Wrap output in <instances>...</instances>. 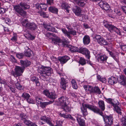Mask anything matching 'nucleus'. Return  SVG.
I'll return each mask as SVG.
<instances>
[{
    "mask_svg": "<svg viewBox=\"0 0 126 126\" xmlns=\"http://www.w3.org/2000/svg\"><path fill=\"white\" fill-rule=\"evenodd\" d=\"M95 38L97 42L101 45H106L108 44V42L106 41V40L99 35H96Z\"/></svg>",
    "mask_w": 126,
    "mask_h": 126,
    "instance_id": "13",
    "label": "nucleus"
},
{
    "mask_svg": "<svg viewBox=\"0 0 126 126\" xmlns=\"http://www.w3.org/2000/svg\"><path fill=\"white\" fill-rule=\"evenodd\" d=\"M103 118L106 125L110 126L113 124V118L111 116L106 115L103 117Z\"/></svg>",
    "mask_w": 126,
    "mask_h": 126,
    "instance_id": "11",
    "label": "nucleus"
},
{
    "mask_svg": "<svg viewBox=\"0 0 126 126\" xmlns=\"http://www.w3.org/2000/svg\"><path fill=\"white\" fill-rule=\"evenodd\" d=\"M26 101L30 104H34L35 103V101L33 100V99L31 98H28L27 100Z\"/></svg>",
    "mask_w": 126,
    "mask_h": 126,
    "instance_id": "49",
    "label": "nucleus"
},
{
    "mask_svg": "<svg viewBox=\"0 0 126 126\" xmlns=\"http://www.w3.org/2000/svg\"><path fill=\"white\" fill-rule=\"evenodd\" d=\"M59 115L61 117H63L65 118H69L72 120L74 121L75 119L71 116L69 114H65L60 113Z\"/></svg>",
    "mask_w": 126,
    "mask_h": 126,
    "instance_id": "27",
    "label": "nucleus"
},
{
    "mask_svg": "<svg viewBox=\"0 0 126 126\" xmlns=\"http://www.w3.org/2000/svg\"><path fill=\"white\" fill-rule=\"evenodd\" d=\"M58 102L61 106V108L65 112L69 111L70 109L68 106L69 101L67 97L64 96L60 97L58 99Z\"/></svg>",
    "mask_w": 126,
    "mask_h": 126,
    "instance_id": "3",
    "label": "nucleus"
},
{
    "mask_svg": "<svg viewBox=\"0 0 126 126\" xmlns=\"http://www.w3.org/2000/svg\"><path fill=\"white\" fill-rule=\"evenodd\" d=\"M17 35L16 34H14L13 36L11 38V40L13 41H16V40Z\"/></svg>",
    "mask_w": 126,
    "mask_h": 126,
    "instance_id": "54",
    "label": "nucleus"
},
{
    "mask_svg": "<svg viewBox=\"0 0 126 126\" xmlns=\"http://www.w3.org/2000/svg\"><path fill=\"white\" fill-rule=\"evenodd\" d=\"M36 99L37 103L38 104H41L42 101V99L41 98L38 97H36Z\"/></svg>",
    "mask_w": 126,
    "mask_h": 126,
    "instance_id": "45",
    "label": "nucleus"
},
{
    "mask_svg": "<svg viewBox=\"0 0 126 126\" xmlns=\"http://www.w3.org/2000/svg\"><path fill=\"white\" fill-rule=\"evenodd\" d=\"M47 7V5L45 4H39L38 6V8L41 10L46 11Z\"/></svg>",
    "mask_w": 126,
    "mask_h": 126,
    "instance_id": "29",
    "label": "nucleus"
},
{
    "mask_svg": "<svg viewBox=\"0 0 126 126\" xmlns=\"http://www.w3.org/2000/svg\"><path fill=\"white\" fill-rule=\"evenodd\" d=\"M20 62L21 65L22 66L21 67H24V69L25 67L30 65L31 63L30 62L27 60L24 61L21 60Z\"/></svg>",
    "mask_w": 126,
    "mask_h": 126,
    "instance_id": "24",
    "label": "nucleus"
},
{
    "mask_svg": "<svg viewBox=\"0 0 126 126\" xmlns=\"http://www.w3.org/2000/svg\"><path fill=\"white\" fill-rule=\"evenodd\" d=\"M73 2L77 4L79 6H83L85 5V3L81 0H73Z\"/></svg>",
    "mask_w": 126,
    "mask_h": 126,
    "instance_id": "34",
    "label": "nucleus"
},
{
    "mask_svg": "<svg viewBox=\"0 0 126 126\" xmlns=\"http://www.w3.org/2000/svg\"><path fill=\"white\" fill-rule=\"evenodd\" d=\"M41 120L46 122L50 126H52L53 125L50 119L48 117H47L46 116H44L40 118Z\"/></svg>",
    "mask_w": 126,
    "mask_h": 126,
    "instance_id": "21",
    "label": "nucleus"
},
{
    "mask_svg": "<svg viewBox=\"0 0 126 126\" xmlns=\"http://www.w3.org/2000/svg\"><path fill=\"white\" fill-rule=\"evenodd\" d=\"M14 10L16 14L22 16L24 17L27 15V13L21 7L19 4L14 6Z\"/></svg>",
    "mask_w": 126,
    "mask_h": 126,
    "instance_id": "8",
    "label": "nucleus"
},
{
    "mask_svg": "<svg viewBox=\"0 0 126 126\" xmlns=\"http://www.w3.org/2000/svg\"><path fill=\"white\" fill-rule=\"evenodd\" d=\"M79 48L77 47H74L71 45H70L69 46V50L72 52H78Z\"/></svg>",
    "mask_w": 126,
    "mask_h": 126,
    "instance_id": "32",
    "label": "nucleus"
},
{
    "mask_svg": "<svg viewBox=\"0 0 126 126\" xmlns=\"http://www.w3.org/2000/svg\"><path fill=\"white\" fill-rule=\"evenodd\" d=\"M121 8L123 12L126 14V6H123L121 7Z\"/></svg>",
    "mask_w": 126,
    "mask_h": 126,
    "instance_id": "59",
    "label": "nucleus"
},
{
    "mask_svg": "<svg viewBox=\"0 0 126 126\" xmlns=\"http://www.w3.org/2000/svg\"><path fill=\"white\" fill-rule=\"evenodd\" d=\"M104 26L110 32H114L115 27L113 25L109 24L107 21H105L103 22Z\"/></svg>",
    "mask_w": 126,
    "mask_h": 126,
    "instance_id": "12",
    "label": "nucleus"
},
{
    "mask_svg": "<svg viewBox=\"0 0 126 126\" xmlns=\"http://www.w3.org/2000/svg\"><path fill=\"white\" fill-rule=\"evenodd\" d=\"M105 98L106 99V101L107 103L111 104L112 105V101H113V99L110 98Z\"/></svg>",
    "mask_w": 126,
    "mask_h": 126,
    "instance_id": "48",
    "label": "nucleus"
},
{
    "mask_svg": "<svg viewBox=\"0 0 126 126\" xmlns=\"http://www.w3.org/2000/svg\"><path fill=\"white\" fill-rule=\"evenodd\" d=\"M32 52L30 49L27 50L25 51V55L28 57H30L31 55Z\"/></svg>",
    "mask_w": 126,
    "mask_h": 126,
    "instance_id": "37",
    "label": "nucleus"
},
{
    "mask_svg": "<svg viewBox=\"0 0 126 126\" xmlns=\"http://www.w3.org/2000/svg\"><path fill=\"white\" fill-rule=\"evenodd\" d=\"M117 81L121 85H126V77L123 75L120 76L117 78Z\"/></svg>",
    "mask_w": 126,
    "mask_h": 126,
    "instance_id": "15",
    "label": "nucleus"
},
{
    "mask_svg": "<svg viewBox=\"0 0 126 126\" xmlns=\"http://www.w3.org/2000/svg\"><path fill=\"white\" fill-rule=\"evenodd\" d=\"M61 30L65 36L70 39L72 37V35L75 36L77 35L76 31L73 29H71L68 31L65 28H62Z\"/></svg>",
    "mask_w": 126,
    "mask_h": 126,
    "instance_id": "7",
    "label": "nucleus"
},
{
    "mask_svg": "<svg viewBox=\"0 0 126 126\" xmlns=\"http://www.w3.org/2000/svg\"><path fill=\"white\" fill-rule=\"evenodd\" d=\"M24 54L23 53H17L16 54V56L19 59L23 58L24 55Z\"/></svg>",
    "mask_w": 126,
    "mask_h": 126,
    "instance_id": "42",
    "label": "nucleus"
},
{
    "mask_svg": "<svg viewBox=\"0 0 126 126\" xmlns=\"http://www.w3.org/2000/svg\"><path fill=\"white\" fill-rule=\"evenodd\" d=\"M90 87H91V86H87L86 85H84L83 86L84 88L85 89V90L86 91L88 90L89 91V88H90Z\"/></svg>",
    "mask_w": 126,
    "mask_h": 126,
    "instance_id": "60",
    "label": "nucleus"
},
{
    "mask_svg": "<svg viewBox=\"0 0 126 126\" xmlns=\"http://www.w3.org/2000/svg\"><path fill=\"white\" fill-rule=\"evenodd\" d=\"M19 4L23 10L28 9L30 8V5L26 3L22 2H20Z\"/></svg>",
    "mask_w": 126,
    "mask_h": 126,
    "instance_id": "26",
    "label": "nucleus"
},
{
    "mask_svg": "<svg viewBox=\"0 0 126 126\" xmlns=\"http://www.w3.org/2000/svg\"><path fill=\"white\" fill-rule=\"evenodd\" d=\"M9 89L11 91L12 93H15L16 92V89L11 86H9Z\"/></svg>",
    "mask_w": 126,
    "mask_h": 126,
    "instance_id": "58",
    "label": "nucleus"
},
{
    "mask_svg": "<svg viewBox=\"0 0 126 126\" xmlns=\"http://www.w3.org/2000/svg\"><path fill=\"white\" fill-rule=\"evenodd\" d=\"M92 110L94 112L99 113L100 112V110L97 107L93 105L83 103L81 107V112L84 116H85L88 114L87 108Z\"/></svg>",
    "mask_w": 126,
    "mask_h": 126,
    "instance_id": "2",
    "label": "nucleus"
},
{
    "mask_svg": "<svg viewBox=\"0 0 126 126\" xmlns=\"http://www.w3.org/2000/svg\"><path fill=\"white\" fill-rule=\"evenodd\" d=\"M122 122L123 125L126 126V116L122 118Z\"/></svg>",
    "mask_w": 126,
    "mask_h": 126,
    "instance_id": "50",
    "label": "nucleus"
},
{
    "mask_svg": "<svg viewBox=\"0 0 126 126\" xmlns=\"http://www.w3.org/2000/svg\"><path fill=\"white\" fill-rule=\"evenodd\" d=\"M22 96L26 100L28 98H30L31 96L29 94L26 93H24L22 95Z\"/></svg>",
    "mask_w": 126,
    "mask_h": 126,
    "instance_id": "38",
    "label": "nucleus"
},
{
    "mask_svg": "<svg viewBox=\"0 0 126 126\" xmlns=\"http://www.w3.org/2000/svg\"><path fill=\"white\" fill-rule=\"evenodd\" d=\"M117 81V78L113 77H111V78H109L108 80L109 83L111 85H113L116 83Z\"/></svg>",
    "mask_w": 126,
    "mask_h": 126,
    "instance_id": "25",
    "label": "nucleus"
},
{
    "mask_svg": "<svg viewBox=\"0 0 126 126\" xmlns=\"http://www.w3.org/2000/svg\"><path fill=\"white\" fill-rule=\"evenodd\" d=\"M81 116L79 114H77V120L79 125L81 126H85V124L84 121L81 118Z\"/></svg>",
    "mask_w": 126,
    "mask_h": 126,
    "instance_id": "23",
    "label": "nucleus"
},
{
    "mask_svg": "<svg viewBox=\"0 0 126 126\" xmlns=\"http://www.w3.org/2000/svg\"><path fill=\"white\" fill-rule=\"evenodd\" d=\"M47 4L52 5L54 4L53 0H47Z\"/></svg>",
    "mask_w": 126,
    "mask_h": 126,
    "instance_id": "51",
    "label": "nucleus"
},
{
    "mask_svg": "<svg viewBox=\"0 0 126 126\" xmlns=\"http://www.w3.org/2000/svg\"><path fill=\"white\" fill-rule=\"evenodd\" d=\"M83 26L85 29H89L90 28V26L87 24H83Z\"/></svg>",
    "mask_w": 126,
    "mask_h": 126,
    "instance_id": "62",
    "label": "nucleus"
},
{
    "mask_svg": "<svg viewBox=\"0 0 126 126\" xmlns=\"http://www.w3.org/2000/svg\"><path fill=\"white\" fill-rule=\"evenodd\" d=\"M27 32L28 37L31 40H32L34 39L35 38V37L32 36L30 34H29L28 31H27Z\"/></svg>",
    "mask_w": 126,
    "mask_h": 126,
    "instance_id": "56",
    "label": "nucleus"
},
{
    "mask_svg": "<svg viewBox=\"0 0 126 126\" xmlns=\"http://www.w3.org/2000/svg\"><path fill=\"white\" fill-rule=\"evenodd\" d=\"M43 93L48 98L53 99H54L57 97V95L54 92L49 93L48 90H44L43 91Z\"/></svg>",
    "mask_w": 126,
    "mask_h": 126,
    "instance_id": "10",
    "label": "nucleus"
},
{
    "mask_svg": "<svg viewBox=\"0 0 126 126\" xmlns=\"http://www.w3.org/2000/svg\"><path fill=\"white\" fill-rule=\"evenodd\" d=\"M38 72L40 75V78L44 80L48 81L50 76L53 73L52 69L49 67L40 66L38 67Z\"/></svg>",
    "mask_w": 126,
    "mask_h": 126,
    "instance_id": "1",
    "label": "nucleus"
},
{
    "mask_svg": "<svg viewBox=\"0 0 126 126\" xmlns=\"http://www.w3.org/2000/svg\"><path fill=\"white\" fill-rule=\"evenodd\" d=\"M98 104L99 107L101 110L102 111H104L105 109L104 102L102 100L99 101L98 102Z\"/></svg>",
    "mask_w": 126,
    "mask_h": 126,
    "instance_id": "28",
    "label": "nucleus"
},
{
    "mask_svg": "<svg viewBox=\"0 0 126 126\" xmlns=\"http://www.w3.org/2000/svg\"><path fill=\"white\" fill-rule=\"evenodd\" d=\"M119 102L117 100L113 99L111 106L113 107H115V106H118L119 105Z\"/></svg>",
    "mask_w": 126,
    "mask_h": 126,
    "instance_id": "43",
    "label": "nucleus"
},
{
    "mask_svg": "<svg viewBox=\"0 0 126 126\" xmlns=\"http://www.w3.org/2000/svg\"><path fill=\"white\" fill-rule=\"evenodd\" d=\"M67 81L64 78H61L60 81V87L61 88L65 90L66 88L68 87Z\"/></svg>",
    "mask_w": 126,
    "mask_h": 126,
    "instance_id": "16",
    "label": "nucleus"
},
{
    "mask_svg": "<svg viewBox=\"0 0 126 126\" xmlns=\"http://www.w3.org/2000/svg\"><path fill=\"white\" fill-rule=\"evenodd\" d=\"M15 85L16 88L18 89H21L22 88V86L20 85V82L18 81L17 80L16 81H15Z\"/></svg>",
    "mask_w": 126,
    "mask_h": 126,
    "instance_id": "39",
    "label": "nucleus"
},
{
    "mask_svg": "<svg viewBox=\"0 0 126 126\" xmlns=\"http://www.w3.org/2000/svg\"><path fill=\"white\" fill-rule=\"evenodd\" d=\"M89 91L90 93H96L99 94L101 93L100 90L98 87H90L89 88Z\"/></svg>",
    "mask_w": 126,
    "mask_h": 126,
    "instance_id": "14",
    "label": "nucleus"
},
{
    "mask_svg": "<svg viewBox=\"0 0 126 126\" xmlns=\"http://www.w3.org/2000/svg\"><path fill=\"white\" fill-rule=\"evenodd\" d=\"M24 70V67L16 66L15 68V71H12L11 74L15 77L16 78L22 75Z\"/></svg>",
    "mask_w": 126,
    "mask_h": 126,
    "instance_id": "6",
    "label": "nucleus"
},
{
    "mask_svg": "<svg viewBox=\"0 0 126 126\" xmlns=\"http://www.w3.org/2000/svg\"><path fill=\"white\" fill-rule=\"evenodd\" d=\"M78 52L83 54H85L86 57L88 59H90V52L87 48L83 47H79Z\"/></svg>",
    "mask_w": 126,
    "mask_h": 126,
    "instance_id": "9",
    "label": "nucleus"
},
{
    "mask_svg": "<svg viewBox=\"0 0 126 126\" xmlns=\"http://www.w3.org/2000/svg\"><path fill=\"white\" fill-rule=\"evenodd\" d=\"M62 7L64 9H67L68 7H69L68 6V4L65 3H62Z\"/></svg>",
    "mask_w": 126,
    "mask_h": 126,
    "instance_id": "46",
    "label": "nucleus"
},
{
    "mask_svg": "<svg viewBox=\"0 0 126 126\" xmlns=\"http://www.w3.org/2000/svg\"><path fill=\"white\" fill-rule=\"evenodd\" d=\"M70 59V57L66 55L60 57L58 59L61 63L62 64L65 63Z\"/></svg>",
    "mask_w": 126,
    "mask_h": 126,
    "instance_id": "20",
    "label": "nucleus"
},
{
    "mask_svg": "<svg viewBox=\"0 0 126 126\" xmlns=\"http://www.w3.org/2000/svg\"><path fill=\"white\" fill-rule=\"evenodd\" d=\"M109 53V54L113 58V59L116 62H117L118 61V57L117 56H116L114 55L113 53L110 51L108 50Z\"/></svg>",
    "mask_w": 126,
    "mask_h": 126,
    "instance_id": "41",
    "label": "nucleus"
},
{
    "mask_svg": "<svg viewBox=\"0 0 126 126\" xmlns=\"http://www.w3.org/2000/svg\"><path fill=\"white\" fill-rule=\"evenodd\" d=\"M40 14L41 16L44 18H47L48 17V15L44 12H41L40 13Z\"/></svg>",
    "mask_w": 126,
    "mask_h": 126,
    "instance_id": "47",
    "label": "nucleus"
},
{
    "mask_svg": "<svg viewBox=\"0 0 126 126\" xmlns=\"http://www.w3.org/2000/svg\"><path fill=\"white\" fill-rule=\"evenodd\" d=\"M83 42L84 44H88L90 42V39L88 36H85L83 38Z\"/></svg>",
    "mask_w": 126,
    "mask_h": 126,
    "instance_id": "30",
    "label": "nucleus"
},
{
    "mask_svg": "<svg viewBox=\"0 0 126 126\" xmlns=\"http://www.w3.org/2000/svg\"><path fill=\"white\" fill-rule=\"evenodd\" d=\"M99 6L102 9L105 10H107L110 8L109 5L106 2L100 1L99 3Z\"/></svg>",
    "mask_w": 126,
    "mask_h": 126,
    "instance_id": "17",
    "label": "nucleus"
},
{
    "mask_svg": "<svg viewBox=\"0 0 126 126\" xmlns=\"http://www.w3.org/2000/svg\"><path fill=\"white\" fill-rule=\"evenodd\" d=\"M5 12V10L4 8L0 7V13H4Z\"/></svg>",
    "mask_w": 126,
    "mask_h": 126,
    "instance_id": "61",
    "label": "nucleus"
},
{
    "mask_svg": "<svg viewBox=\"0 0 126 126\" xmlns=\"http://www.w3.org/2000/svg\"><path fill=\"white\" fill-rule=\"evenodd\" d=\"M31 80L34 82H35L37 86L40 85V83L38 80V78L35 77H33L31 78Z\"/></svg>",
    "mask_w": 126,
    "mask_h": 126,
    "instance_id": "35",
    "label": "nucleus"
},
{
    "mask_svg": "<svg viewBox=\"0 0 126 126\" xmlns=\"http://www.w3.org/2000/svg\"><path fill=\"white\" fill-rule=\"evenodd\" d=\"M100 81L102 82H105L106 81V79L105 78H101L100 79Z\"/></svg>",
    "mask_w": 126,
    "mask_h": 126,
    "instance_id": "63",
    "label": "nucleus"
},
{
    "mask_svg": "<svg viewBox=\"0 0 126 126\" xmlns=\"http://www.w3.org/2000/svg\"><path fill=\"white\" fill-rule=\"evenodd\" d=\"M10 58H11V60L13 62H16V59L15 58V57L14 56H11Z\"/></svg>",
    "mask_w": 126,
    "mask_h": 126,
    "instance_id": "57",
    "label": "nucleus"
},
{
    "mask_svg": "<svg viewBox=\"0 0 126 126\" xmlns=\"http://www.w3.org/2000/svg\"><path fill=\"white\" fill-rule=\"evenodd\" d=\"M31 122V121L29 120H26L24 121V123L28 126H29Z\"/></svg>",
    "mask_w": 126,
    "mask_h": 126,
    "instance_id": "55",
    "label": "nucleus"
},
{
    "mask_svg": "<svg viewBox=\"0 0 126 126\" xmlns=\"http://www.w3.org/2000/svg\"><path fill=\"white\" fill-rule=\"evenodd\" d=\"M71 83L73 88L75 89H77L78 88V86L76 81L74 79H72L71 81Z\"/></svg>",
    "mask_w": 126,
    "mask_h": 126,
    "instance_id": "36",
    "label": "nucleus"
},
{
    "mask_svg": "<svg viewBox=\"0 0 126 126\" xmlns=\"http://www.w3.org/2000/svg\"><path fill=\"white\" fill-rule=\"evenodd\" d=\"M73 11L77 15L79 16L80 17L82 16L83 19V16L80 15L81 12V10L79 7L78 6H75L73 8Z\"/></svg>",
    "mask_w": 126,
    "mask_h": 126,
    "instance_id": "18",
    "label": "nucleus"
},
{
    "mask_svg": "<svg viewBox=\"0 0 126 126\" xmlns=\"http://www.w3.org/2000/svg\"><path fill=\"white\" fill-rule=\"evenodd\" d=\"M108 57L105 55H100L98 57L97 59L98 61L101 63H104L106 62Z\"/></svg>",
    "mask_w": 126,
    "mask_h": 126,
    "instance_id": "19",
    "label": "nucleus"
},
{
    "mask_svg": "<svg viewBox=\"0 0 126 126\" xmlns=\"http://www.w3.org/2000/svg\"><path fill=\"white\" fill-rule=\"evenodd\" d=\"M54 101H50L49 102H44L42 103L40 105L41 107L42 108H45L47 105H50L53 103Z\"/></svg>",
    "mask_w": 126,
    "mask_h": 126,
    "instance_id": "31",
    "label": "nucleus"
},
{
    "mask_svg": "<svg viewBox=\"0 0 126 126\" xmlns=\"http://www.w3.org/2000/svg\"><path fill=\"white\" fill-rule=\"evenodd\" d=\"M43 25L44 28L48 31L53 32H55L56 31L55 28L51 26L50 25H47L45 24H43Z\"/></svg>",
    "mask_w": 126,
    "mask_h": 126,
    "instance_id": "22",
    "label": "nucleus"
},
{
    "mask_svg": "<svg viewBox=\"0 0 126 126\" xmlns=\"http://www.w3.org/2000/svg\"><path fill=\"white\" fill-rule=\"evenodd\" d=\"M45 36L49 39H51L52 42L54 44L61 42H62L63 44H64L66 42L65 39H63L64 41L63 42L62 40L60 39L58 37L56 36V35L53 33H47L45 34Z\"/></svg>",
    "mask_w": 126,
    "mask_h": 126,
    "instance_id": "4",
    "label": "nucleus"
},
{
    "mask_svg": "<svg viewBox=\"0 0 126 126\" xmlns=\"http://www.w3.org/2000/svg\"><path fill=\"white\" fill-rule=\"evenodd\" d=\"M27 116L26 115L23 113H21L20 114V117L21 119L22 120H24L26 119L27 118Z\"/></svg>",
    "mask_w": 126,
    "mask_h": 126,
    "instance_id": "40",
    "label": "nucleus"
},
{
    "mask_svg": "<svg viewBox=\"0 0 126 126\" xmlns=\"http://www.w3.org/2000/svg\"><path fill=\"white\" fill-rule=\"evenodd\" d=\"M79 62V63L82 65H84L86 63L85 60L82 57H81L80 58Z\"/></svg>",
    "mask_w": 126,
    "mask_h": 126,
    "instance_id": "44",
    "label": "nucleus"
},
{
    "mask_svg": "<svg viewBox=\"0 0 126 126\" xmlns=\"http://www.w3.org/2000/svg\"><path fill=\"white\" fill-rule=\"evenodd\" d=\"M29 126H38L36 124L32 122Z\"/></svg>",
    "mask_w": 126,
    "mask_h": 126,
    "instance_id": "64",
    "label": "nucleus"
},
{
    "mask_svg": "<svg viewBox=\"0 0 126 126\" xmlns=\"http://www.w3.org/2000/svg\"><path fill=\"white\" fill-rule=\"evenodd\" d=\"M62 121L57 120L56 121V124L55 126H62Z\"/></svg>",
    "mask_w": 126,
    "mask_h": 126,
    "instance_id": "52",
    "label": "nucleus"
},
{
    "mask_svg": "<svg viewBox=\"0 0 126 126\" xmlns=\"http://www.w3.org/2000/svg\"><path fill=\"white\" fill-rule=\"evenodd\" d=\"M114 32H116L119 35H121V33L119 29L116 27L115 28Z\"/></svg>",
    "mask_w": 126,
    "mask_h": 126,
    "instance_id": "53",
    "label": "nucleus"
},
{
    "mask_svg": "<svg viewBox=\"0 0 126 126\" xmlns=\"http://www.w3.org/2000/svg\"><path fill=\"white\" fill-rule=\"evenodd\" d=\"M21 23L22 25L25 28L31 30H35L37 28L35 23L33 22H30L29 21L28 19L23 20Z\"/></svg>",
    "mask_w": 126,
    "mask_h": 126,
    "instance_id": "5",
    "label": "nucleus"
},
{
    "mask_svg": "<svg viewBox=\"0 0 126 126\" xmlns=\"http://www.w3.org/2000/svg\"><path fill=\"white\" fill-rule=\"evenodd\" d=\"M49 11L52 13L57 14L58 11L57 8L53 6H51L48 8Z\"/></svg>",
    "mask_w": 126,
    "mask_h": 126,
    "instance_id": "33",
    "label": "nucleus"
}]
</instances>
